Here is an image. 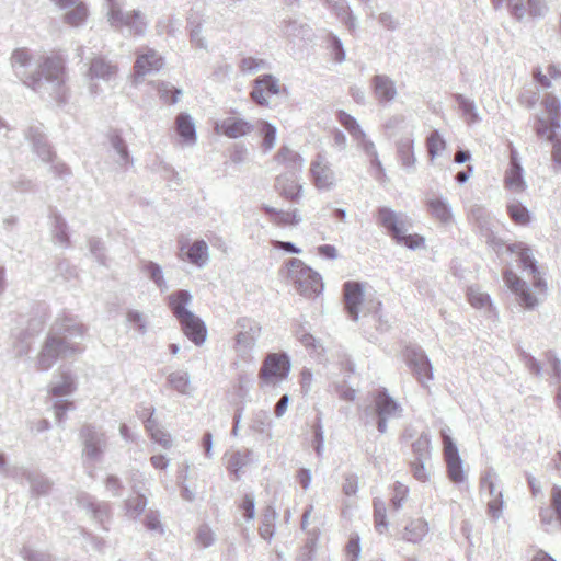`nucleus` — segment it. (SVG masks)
Segmentation results:
<instances>
[{"mask_svg":"<svg viewBox=\"0 0 561 561\" xmlns=\"http://www.w3.org/2000/svg\"><path fill=\"white\" fill-rule=\"evenodd\" d=\"M175 129L185 144L193 145L196 141L195 126L187 114L181 113L176 116Z\"/></svg>","mask_w":561,"mask_h":561,"instance_id":"24","label":"nucleus"},{"mask_svg":"<svg viewBox=\"0 0 561 561\" xmlns=\"http://www.w3.org/2000/svg\"><path fill=\"white\" fill-rule=\"evenodd\" d=\"M111 19L113 22H119L122 24L130 25L135 21L140 19V14L137 11H133L130 13H127L126 15H123L119 12L112 10Z\"/></svg>","mask_w":561,"mask_h":561,"instance_id":"50","label":"nucleus"},{"mask_svg":"<svg viewBox=\"0 0 561 561\" xmlns=\"http://www.w3.org/2000/svg\"><path fill=\"white\" fill-rule=\"evenodd\" d=\"M171 387L181 392L186 393L190 389L188 376L186 373H173L169 377Z\"/></svg>","mask_w":561,"mask_h":561,"instance_id":"40","label":"nucleus"},{"mask_svg":"<svg viewBox=\"0 0 561 561\" xmlns=\"http://www.w3.org/2000/svg\"><path fill=\"white\" fill-rule=\"evenodd\" d=\"M91 78L110 79L117 72V67L106 62L102 58H94L90 66Z\"/></svg>","mask_w":561,"mask_h":561,"instance_id":"31","label":"nucleus"},{"mask_svg":"<svg viewBox=\"0 0 561 561\" xmlns=\"http://www.w3.org/2000/svg\"><path fill=\"white\" fill-rule=\"evenodd\" d=\"M522 105L533 108L539 101V93L536 90H524L518 98Z\"/></svg>","mask_w":561,"mask_h":561,"instance_id":"49","label":"nucleus"},{"mask_svg":"<svg viewBox=\"0 0 561 561\" xmlns=\"http://www.w3.org/2000/svg\"><path fill=\"white\" fill-rule=\"evenodd\" d=\"M536 126L535 131L539 138L547 139L550 142L556 141L557 139L561 138L560 135V122L553 124L552 119H549V117L543 116H537L536 119Z\"/></svg>","mask_w":561,"mask_h":561,"instance_id":"23","label":"nucleus"},{"mask_svg":"<svg viewBox=\"0 0 561 561\" xmlns=\"http://www.w3.org/2000/svg\"><path fill=\"white\" fill-rule=\"evenodd\" d=\"M468 300L473 308L484 312H491L493 309L490 296L479 288L470 287L468 289Z\"/></svg>","mask_w":561,"mask_h":561,"instance_id":"32","label":"nucleus"},{"mask_svg":"<svg viewBox=\"0 0 561 561\" xmlns=\"http://www.w3.org/2000/svg\"><path fill=\"white\" fill-rule=\"evenodd\" d=\"M378 222L389 231L396 241L404 247L416 250L424 247L425 240L417 234H408L411 219L404 213H397L389 207L378 210Z\"/></svg>","mask_w":561,"mask_h":561,"instance_id":"3","label":"nucleus"},{"mask_svg":"<svg viewBox=\"0 0 561 561\" xmlns=\"http://www.w3.org/2000/svg\"><path fill=\"white\" fill-rule=\"evenodd\" d=\"M295 334L302 345H305L306 347L316 348V339L308 332V330L304 325H299V328L295 331Z\"/></svg>","mask_w":561,"mask_h":561,"instance_id":"52","label":"nucleus"},{"mask_svg":"<svg viewBox=\"0 0 561 561\" xmlns=\"http://www.w3.org/2000/svg\"><path fill=\"white\" fill-rule=\"evenodd\" d=\"M288 277L296 289L306 297L318 296L323 290L322 277L298 259H291L286 263Z\"/></svg>","mask_w":561,"mask_h":561,"instance_id":"4","label":"nucleus"},{"mask_svg":"<svg viewBox=\"0 0 561 561\" xmlns=\"http://www.w3.org/2000/svg\"><path fill=\"white\" fill-rule=\"evenodd\" d=\"M378 21L381 26L390 31H394L399 25L398 20L388 12L381 13L378 18Z\"/></svg>","mask_w":561,"mask_h":561,"instance_id":"54","label":"nucleus"},{"mask_svg":"<svg viewBox=\"0 0 561 561\" xmlns=\"http://www.w3.org/2000/svg\"><path fill=\"white\" fill-rule=\"evenodd\" d=\"M415 460H427L431 454V438L427 433H422L412 445Z\"/></svg>","mask_w":561,"mask_h":561,"instance_id":"36","label":"nucleus"},{"mask_svg":"<svg viewBox=\"0 0 561 561\" xmlns=\"http://www.w3.org/2000/svg\"><path fill=\"white\" fill-rule=\"evenodd\" d=\"M157 90L160 99L168 104H174L178 101V96L181 93L180 90L169 87L165 82H159L157 84Z\"/></svg>","mask_w":561,"mask_h":561,"instance_id":"39","label":"nucleus"},{"mask_svg":"<svg viewBox=\"0 0 561 561\" xmlns=\"http://www.w3.org/2000/svg\"><path fill=\"white\" fill-rule=\"evenodd\" d=\"M251 129V124L240 117H227L218 122L215 126L217 134L224 135L228 138L242 137L249 134Z\"/></svg>","mask_w":561,"mask_h":561,"instance_id":"18","label":"nucleus"},{"mask_svg":"<svg viewBox=\"0 0 561 561\" xmlns=\"http://www.w3.org/2000/svg\"><path fill=\"white\" fill-rule=\"evenodd\" d=\"M383 127L390 138H399L401 136L409 135L410 130H412V135H414L415 130V126L402 114H394L390 116L386 121Z\"/></svg>","mask_w":561,"mask_h":561,"instance_id":"20","label":"nucleus"},{"mask_svg":"<svg viewBox=\"0 0 561 561\" xmlns=\"http://www.w3.org/2000/svg\"><path fill=\"white\" fill-rule=\"evenodd\" d=\"M471 216L480 222L481 226H483L484 222H486L488 214L485 209L481 206H474L471 209Z\"/></svg>","mask_w":561,"mask_h":561,"instance_id":"64","label":"nucleus"},{"mask_svg":"<svg viewBox=\"0 0 561 561\" xmlns=\"http://www.w3.org/2000/svg\"><path fill=\"white\" fill-rule=\"evenodd\" d=\"M408 488L403 485L402 483H397L394 485V494L391 500L392 506L394 510H400L402 507V504L408 495Z\"/></svg>","mask_w":561,"mask_h":561,"instance_id":"48","label":"nucleus"},{"mask_svg":"<svg viewBox=\"0 0 561 561\" xmlns=\"http://www.w3.org/2000/svg\"><path fill=\"white\" fill-rule=\"evenodd\" d=\"M313 185L321 192H330L337 184V176L325 152H319L310 163Z\"/></svg>","mask_w":561,"mask_h":561,"instance_id":"5","label":"nucleus"},{"mask_svg":"<svg viewBox=\"0 0 561 561\" xmlns=\"http://www.w3.org/2000/svg\"><path fill=\"white\" fill-rule=\"evenodd\" d=\"M415 137L412 130L409 135L399 137L396 140L397 157L402 168L408 172H413L416 164V157L414 153Z\"/></svg>","mask_w":561,"mask_h":561,"instance_id":"14","label":"nucleus"},{"mask_svg":"<svg viewBox=\"0 0 561 561\" xmlns=\"http://www.w3.org/2000/svg\"><path fill=\"white\" fill-rule=\"evenodd\" d=\"M311 382H312V374L308 369H304L301 371V379H300V386H301V392L304 396L308 394L311 389Z\"/></svg>","mask_w":561,"mask_h":561,"instance_id":"57","label":"nucleus"},{"mask_svg":"<svg viewBox=\"0 0 561 561\" xmlns=\"http://www.w3.org/2000/svg\"><path fill=\"white\" fill-rule=\"evenodd\" d=\"M552 144V160L554 164L561 170V137Z\"/></svg>","mask_w":561,"mask_h":561,"instance_id":"60","label":"nucleus"},{"mask_svg":"<svg viewBox=\"0 0 561 561\" xmlns=\"http://www.w3.org/2000/svg\"><path fill=\"white\" fill-rule=\"evenodd\" d=\"M152 439H154L157 443L161 444L162 446H168L170 443L169 435L161 428H156L154 432L151 434Z\"/></svg>","mask_w":561,"mask_h":561,"instance_id":"63","label":"nucleus"},{"mask_svg":"<svg viewBox=\"0 0 561 561\" xmlns=\"http://www.w3.org/2000/svg\"><path fill=\"white\" fill-rule=\"evenodd\" d=\"M335 14L342 20L344 15L350 11V7L345 0H333L331 3H327Z\"/></svg>","mask_w":561,"mask_h":561,"instance_id":"55","label":"nucleus"},{"mask_svg":"<svg viewBox=\"0 0 561 561\" xmlns=\"http://www.w3.org/2000/svg\"><path fill=\"white\" fill-rule=\"evenodd\" d=\"M182 260L203 266L208 260V245L204 240H196L191 244L180 241V254Z\"/></svg>","mask_w":561,"mask_h":561,"instance_id":"17","label":"nucleus"},{"mask_svg":"<svg viewBox=\"0 0 561 561\" xmlns=\"http://www.w3.org/2000/svg\"><path fill=\"white\" fill-rule=\"evenodd\" d=\"M527 10L533 18H543L549 11V0H527Z\"/></svg>","mask_w":561,"mask_h":561,"instance_id":"41","label":"nucleus"},{"mask_svg":"<svg viewBox=\"0 0 561 561\" xmlns=\"http://www.w3.org/2000/svg\"><path fill=\"white\" fill-rule=\"evenodd\" d=\"M261 134L263 136V146L265 149H271L276 140V128L270 124H263L261 127Z\"/></svg>","mask_w":561,"mask_h":561,"instance_id":"46","label":"nucleus"},{"mask_svg":"<svg viewBox=\"0 0 561 561\" xmlns=\"http://www.w3.org/2000/svg\"><path fill=\"white\" fill-rule=\"evenodd\" d=\"M375 410L378 415L377 427L381 434L387 432L389 420L399 419L403 409L386 389L380 390L374 398Z\"/></svg>","mask_w":561,"mask_h":561,"instance_id":"7","label":"nucleus"},{"mask_svg":"<svg viewBox=\"0 0 561 561\" xmlns=\"http://www.w3.org/2000/svg\"><path fill=\"white\" fill-rule=\"evenodd\" d=\"M440 435L444 444V455L447 462L448 478L456 484L466 482L467 476L463 471V462L459 456L458 448L449 435V428H443Z\"/></svg>","mask_w":561,"mask_h":561,"instance_id":"6","label":"nucleus"},{"mask_svg":"<svg viewBox=\"0 0 561 561\" xmlns=\"http://www.w3.org/2000/svg\"><path fill=\"white\" fill-rule=\"evenodd\" d=\"M551 506L556 513L557 519L561 524V486L553 485L551 489Z\"/></svg>","mask_w":561,"mask_h":561,"instance_id":"51","label":"nucleus"},{"mask_svg":"<svg viewBox=\"0 0 561 561\" xmlns=\"http://www.w3.org/2000/svg\"><path fill=\"white\" fill-rule=\"evenodd\" d=\"M248 459L244 455L240 453H233L228 457L227 460V469L229 472L238 477V473L242 468L247 466Z\"/></svg>","mask_w":561,"mask_h":561,"instance_id":"42","label":"nucleus"},{"mask_svg":"<svg viewBox=\"0 0 561 561\" xmlns=\"http://www.w3.org/2000/svg\"><path fill=\"white\" fill-rule=\"evenodd\" d=\"M169 307L178 320L182 319L183 316L190 314L185 307L191 300V295L186 290H178L169 296Z\"/></svg>","mask_w":561,"mask_h":561,"instance_id":"28","label":"nucleus"},{"mask_svg":"<svg viewBox=\"0 0 561 561\" xmlns=\"http://www.w3.org/2000/svg\"><path fill=\"white\" fill-rule=\"evenodd\" d=\"M412 471L414 478L420 482L430 480V471L426 467V460H415L412 462Z\"/></svg>","mask_w":561,"mask_h":561,"instance_id":"44","label":"nucleus"},{"mask_svg":"<svg viewBox=\"0 0 561 561\" xmlns=\"http://www.w3.org/2000/svg\"><path fill=\"white\" fill-rule=\"evenodd\" d=\"M428 533V524L423 518H416L411 520L404 528L403 538L413 543H417L423 540V538Z\"/></svg>","mask_w":561,"mask_h":561,"instance_id":"27","label":"nucleus"},{"mask_svg":"<svg viewBox=\"0 0 561 561\" xmlns=\"http://www.w3.org/2000/svg\"><path fill=\"white\" fill-rule=\"evenodd\" d=\"M78 350L67 345L64 337L49 335L38 355V366L41 369H48L58 357Z\"/></svg>","mask_w":561,"mask_h":561,"instance_id":"10","label":"nucleus"},{"mask_svg":"<svg viewBox=\"0 0 561 561\" xmlns=\"http://www.w3.org/2000/svg\"><path fill=\"white\" fill-rule=\"evenodd\" d=\"M41 71L47 80H59L64 77L65 67L60 56H51L44 59Z\"/></svg>","mask_w":561,"mask_h":561,"instance_id":"26","label":"nucleus"},{"mask_svg":"<svg viewBox=\"0 0 561 561\" xmlns=\"http://www.w3.org/2000/svg\"><path fill=\"white\" fill-rule=\"evenodd\" d=\"M304 165L305 159L300 153L283 146V198L291 202L288 209H283V226H294L302 220L297 204L302 192L300 181Z\"/></svg>","mask_w":561,"mask_h":561,"instance_id":"2","label":"nucleus"},{"mask_svg":"<svg viewBox=\"0 0 561 561\" xmlns=\"http://www.w3.org/2000/svg\"><path fill=\"white\" fill-rule=\"evenodd\" d=\"M163 66V59L154 51L148 50L147 53L137 56L135 62V73L145 76L151 71H158Z\"/></svg>","mask_w":561,"mask_h":561,"instance_id":"21","label":"nucleus"},{"mask_svg":"<svg viewBox=\"0 0 561 561\" xmlns=\"http://www.w3.org/2000/svg\"><path fill=\"white\" fill-rule=\"evenodd\" d=\"M510 218L519 226H527L531 221V213L517 199L507 203Z\"/></svg>","mask_w":561,"mask_h":561,"instance_id":"29","label":"nucleus"},{"mask_svg":"<svg viewBox=\"0 0 561 561\" xmlns=\"http://www.w3.org/2000/svg\"><path fill=\"white\" fill-rule=\"evenodd\" d=\"M346 552L348 556L352 557L351 561L359 560L362 548H360V538L358 535L355 534V535L351 536V538L347 542V546H346Z\"/></svg>","mask_w":561,"mask_h":561,"instance_id":"45","label":"nucleus"},{"mask_svg":"<svg viewBox=\"0 0 561 561\" xmlns=\"http://www.w3.org/2000/svg\"><path fill=\"white\" fill-rule=\"evenodd\" d=\"M499 477L493 468H489L481 477L480 485L486 491L490 500L488 501V513L494 519H499L503 514L504 500L503 491L497 488Z\"/></svg>","mask_w":561,"mask_h":561,"instance_id":"8","label":"nucleus"},{"mask_svg":"<svg viewBox=\"0 0 561 561\" xmlns=\"http://www.w3.org/2000/svg\"><path fill=\"white\" fill-rule=\"evenodd\" d=\"M342 490L343 493L347 496L355 495L358 491V477L354 473L345 474Z\"/></svg>","mask_w":561,"mask_h":561,"instance_id":"43","label":"nucleus"},{"mask_svg":"<svg viewBox=\"0 0 561 561\" xmlns=\"http://www.w3.org/2000/svg\"><path fill=\"white\" fill-rule=\"evenodd\" d=\"M508 251L518 256L524 271H529L533 275L531 287L511 270L505 271L503 275L506 287L516 296L519 306L528 310L536 309L547 297L548 285L542 274L538 270L530 248L518 242L508 245Z\"/></svg>","mask_w":561,"mask_h":561,"instance_id":"1","label":"nucleus"},{"mask_svg":"<svg viewBox=\"0 0 561 561\" xmlns=\"http://www.w3.org/2000/svg\"><path fill=\"white\" fill-rule=\"evenodd\" d=\"M260 534L264 539H270L274 534V524L268 519L265 520L260 526Z\"/></svg>","mask_w":561,"mask_h":561,"instance_id":"61","label":"nucleus"},{"mask_svg":"<svg viewBox=\"0 0 561 561\" xmlns=\"http://www.w3.org/2000/svg\"><path fill=\"white\" fill-rule=\"evenodd\" d=\"M371 84L378 102L390 103L396 100L398 95L396 82L389 76L376 75L371 80Z\"/></svg>","mask_w":561,"mask_h":561,"instance_id":"19","label":"nucleus"},{"mask_svg":"<svg viewBox=\"0 0 561 561\" xmlns=\"http://www.w3.org/2000/svg\"><path fill=\"white\" fill-rule=\"evenodd\" d=\"M278 93L276 82L271 77H263L257 79L255 87L251 93L253 100L259 104H267L270 98Z\"/></svg>","mask_w":561,"mask_h":561,"instance_id":"22","label":"nucleus"},{"mask_svg":"<svg viewBox=\"0 0 561 561\" xmlns=\"http://www.w3.org/2000/svg\"><path fill=\"white\" fill-rule=\"evenodd\" d=\"M426 209L431 217L444 226H451L455 222V215L448 198L432 194L425 201Z\"/></svg>","mask_w":561,"mask_h":561,"instance_id":"12","label":"nucleus"},{"mask_svg":"<svg viewBox=\"0 0 561 561\" xmlns=\"http://www.w3.org/2000/svg\"><path fill=\"white\" fill-rule=\"evenodd\" d=\"M426 147L431 162L445 151L447 142L443 135L437 130H433L426 138Z\"/></svg>","mask_w":561,"mask_h":561,"instance_id":"30","label":"nucleus"},{"mask_svg":"<svg viewBox=\"0 0 561 561\" xmlns=\"http://www.w3.org/2000/svg\"><path fill=\"white\" fill-rule=\"evenodd\" d=\"M504 187L515 194L524 193L527 190L525 171L516 149H512L510 153V163L504 174Z\"/></svg>","mask_w":561,"mask_h":561,"instance_id":"11","label":"nucleus"},{"mask_svg":"<svg viewBox=\"0 0 561 561\" xmlns=\"http://www.w3.org/2000/svg\"><path fill=\"white\" fill-rule=\"evenodd\" d=\"M181 329L185 336L195 345H202L207 337L205 323L194 313L185 314L179 320Z\"/></svg>","mask_w":561,"mask_h":561,"instance_id":"16","label":"nucleus"},{"mask_svg":"<svg viewBox=\"0 0 561 561\" xmlns=\"http://www.w3.org/2000/svg\"><path fill=\"white\" fill-rule=\"evenodd\" d=\"M328 49L336 62L341 64L345 60L346 53L343 43L336 35L330 34L328 39Z\"/></svg>","mask_w":561,"mask_h":561,"instance_id":"38","label":"nucleus"},{"mask_svg":"<svg viewBox=\"0 0 561 561\" xmlns=\"http://www.w3.org/2000/svg\"><path fill=\"white\" fill-rule=\"evenodd\" d=\"M94 436H95L94 432L92 431V428H90L88 426L81 431V437L84 440L85 450H87L88 455H91V456L98 454V451H99L95 443L93 442Z\"/></svg>","mask_w":561,"mask_h":561,"instance_id":"47","label":"nucleus"},{"mask_svg":"<svg viewBox=\"0 0 561 561\" xmlns=\"http://www.w3.org/2000/svg\"><path fill=\"white\" fill-rule=\"evenodd\" d=\"M337 121L350 133L357 147L363 150L367 158L377 152L374 141L367 137L355 117L344 111H339Z\"/></svg>","mask_w":561,"mask_h":561,"instance_id":"9","label":"nucleus"},{"mask_svg":"<svg viewBox=\"0 0 561 561\" xmlns=\"http://www.w3.org/2000/svg\"><path fill=\"white\" fill-rule=\"evenodd\" d=\"M30 54L26 49H16L14 50V53L12 54V57H11V61H12V65L13 66H20V67H23L25 66L28 60H30Z\"/></svg>","mask_w":561,"mask_h":561,"instance_id":"53","label":"nucleus"},{"mask_svg":"<svg viewBox=\"0 0 561 561\" xmlns=\"http://www.w3.org/2000/svg\"><path fill=\"white\" fill-rule=\"evenodd\" d=\"M543 105L547 112V117H549V119H552L553 124L557 125V123L560 122L561 118L560 100L552 94H547L543 99Z\"/></svg>","mask_w":561,"mask_h":561,"instance_id":"37","label":"nucleus"},{"mask_svg":"<svg viewBox=\"0 0 561 561\" xmlns=\"http://www.w3.org/2000/svg\"><path fill=\"white\" fill-rule=\"evenodd\" d=\"M408 364L423 387H427V382L433 380V367L422 350H411L408 354Z\"/></svg>","mask_w":561,"mask_h":561,"instance_id":"13","label":"nucleus"},{"mask_svg":"<svg viewBox=\"0 0 561 561\" xmlns=\"http://www.w3.org/2000/svg\"><path fill=\"white\" fill-rule=\"evenodd\" d=\"M88 18V9L83 2H76L75 7L65 14V22L71 26L81 25Z\"/></svg>","mask_w":561,"mask_h":561,"instance_id":"34","label":"nucleus"},{"mask_svg":"<svg viewBox=\"0 0 561 561\" xmlns=\"http://www.w3.org/2000/svg\"><path fill=\"white\" fill-rule=\"evenodd\" d=\"M455 98L467 124L472 125L481 121L478 107L472 99L467 98L463 94H456Z\"/></svg>","mask_w":561,"mask_h":561,"instance_id":"25","label":"nucleus"},{"mask_svg":"<svg viewBox=\"0 0 561 561\" xmlns=\"http://www.w3.org/2000/svg\"><path fill=\"white\" fill-rule=\"evenodd\" d=\"M344 301L346 310L350 317L354 320H358L359 306L364 299V285L358 282H346L343 285Z\"/></svg>","mask_w":561,"mask_h":561,"instance_id":"15","label":"nucleus"},{"mask_svg":"<svg viewBox=\"0 0 561 561\" xmlns=\"http://www.w3.org/2000/svg\"><path fill=\"white\" fill-rule=\"evenodd\" d=\"M386 504L380 499L374 500V519L375 527L379 534H383L388 529Z\"/></svg>","mask_w":561,"mask_h":561,"instance_id":"35","label":"nucleus"},{"mask_svg":"<svg viewBox=\"0 0 561 561\" xmlns=\"http://www.w3.org/2000/svg\"><path fill=\"white\" fill-rule=\"evenodd\" d=\"M318 253L319 255L329 260H335L337 257V250L334 245L331 244H323L318 247Z\"/></svg>","mask_w":561,"mask_h":561,"instance_id":"58","label":"nucleus"},{"mask_svg":"<svg viewBox=\"0 0 561 561\" xmlns=\"http://www.w3.org/2000/svg\"><path fill=\"white\" fill-rule=\"evenodd\" d=\"M280 374V357L277 354H271L266 357L261 368L260 377L265 382L272 380Z\"/></svg>","mask_w":561,"mask_h":561,"instance_id":"33","label":"nucleus"},{"mask_svg":"<svg viewBox=\"0 0 561 561\" xmlns=\"http://www.w3.org/2000/svg\"><path fill=\"white\" fill-rule=\"evenodd\" d=\"M333 147L339 151H344L347 147L346 136L339 129H334L333 131Z\"/></svg>","mask_w":561,"mask_h":561,"instance_id":"56","label":"nucleus"},{"mask_svg":"<svg viewBox=\"0 0 561 561\" xmlns=\"http://www.w3.org/2000/svg\"><path fill=\"white\" fill-rule=\"evenodd\" d=\"M298 482L304 490H307L311 483V471L309 469H300L297 474Z\"/></svg>","mask_w":561,"mask_h":561,"instance_id":"59","label":"nucleus"},{"mask_svg":"<svg viewBox=\"0 0 561 561\" xmlns=\"http://www.w3.org/2000/svg\"><path fill=\"white\" fill-rule=\"evenodd\" d=\"M241 510L243 511V515L245 518L250 519L254 515V504L253 501L249 497H244L242 500V503L240 505Z\"/></svg>","mask_w":561,"mask_h":561,"instance_id":"62","label":"nucleus"}]
</instances>
